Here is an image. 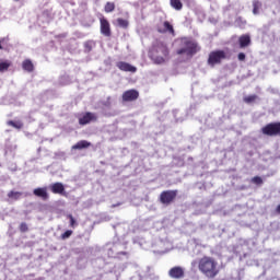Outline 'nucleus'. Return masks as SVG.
I'll use <instances>...</instances> for the list:
<instances>
[{"label": "nucleus", "mask_w": 280, "mask_h": 280, "mask_svg": "<svg viewBox=\"0 0 280 280\" xmlns=\"http://www.w3.org/2000/svg\"><path fill=\"white\" fill-rule=\"evenodd\" d=\"M237 59L240 60V62H244V60H246V54L240 52L237 55Z\"/></svg>", "instance_id": "nucleus-29"}, {"label": "nucleus", "mask_w": 280, "mask_h": 280, "mask_svg": "<svg viewBox=\"0 0 280 280\" xmlns=\"http://www.w3.org/2000/svg\"><path fill=\"white\" fill-rule=\"evenodd\" d=\"M151 60L154 65H165L170 60V47L165 42H155L151 50Z\"/></svg>", "instance_id": "nucleus-2"}, {"label": "nucleus", "mask_w": 280, "mask_h": 280, "mask_svg": "<svg viewBox=\"0 0 280 280\" xmlns=\"http://www.w3.org/2000/svg\"><path fill=\"white\" fill-rule=\"evenodd\" d=\"M91 121H97V114L88 112L81 118H79L80 126H86Z\"/></svg>", "instance_id": "nucleus-10"}, {"label": "nucleus", "mask_w": 280, "mask_h": 280, "mask_svg": "<svg viewBox=\"0 0 280 280\" xmlns=\"http://www.w3.org/2000/svg\"><path fill=\"white\" fill-rule=\"evenodd\" d=\"M158 32L160 34H171V36H176V31H174V26L168 21L163 22V28L159 27Z\"/></svg>", "instance_id": "nucleus-12"}, {"label": "nucleus", "mask_w": 280, "mask_h": 280, "mask_svg": "<svg viewBox=\"0 0 280 280\" xmlns=\"http://www.w3.org/2000/svg\"><path fill=\"white\" fill-rule=\"evenodd\" d=\"M259 8H261V2L258 0L253 1V14H259Z\"/></svg>", "instance_id": "nucleus-22"}, {"label": "nucleus", "mask_w": 280, "mask_h": 280, "mask_svg": "<svg viewBox=\"0 0 280 280\" xmlns=\"http://www.w3.org/2000/svg\"><path fill=\"white\" fill-rule=\"evenodd\" d=\"M71 235H73V231L71 230H67L65 233L61 234V240H69V237H71Z\"/></svg>", "instance_id": "nucleus-28"}, {"label": "nucleus", "mask_w": 280, "mask_h": 280, "mask_svg": "<svg viewBox=\"0 0 280 280\" xmlns=\"http://www.w3.org/2000/svg\"><path fill=\"white\" fill-rule=\"evenodd\" d=\"M222 60H226V52L224 50H213L209 54L208 65L214 67L221 65Z\"/></svg>", "instance_id": "nucleus-5"}, {"label": "nucleus", "mask_w": 280, "mask_h": 280, "mask_svg": "<svg viewBox=\"0 0 280 280\" xmlns=\"http://www.w3.org/2000/svg\"><path fill=\"white\" fill-rule=\"evenodd\" d=\"M116 67L120 70V71H125V72H129V73H137V67L126 62V61H118L116 63Z\"/></svg>", "instance_id": "nucleus-11"}, {"label": "nucleus", "mask_w": 280, "mask_h": 280, "mask_svg": "<svg viewBox=\"0 0 280 280\" xmlns=\"http://www.w3.org/2000/svg\"><path fill=\"white\" fill-rule=\"evenodd\" d=\"M86 148H91V142L86 140H80L74 145H72V150H86Z\"/></svg>", "instance_id": "nucleus-15"}, {"label": "nucleus", "mask_w": 280, "mask_h": 280, "mask_svg": "<svg viewBox=\"0 0 280 280\" xmlns=\"http://www.w3.org/2000/svg\"><path fill=\"white\" fill-rule=\"evenodd\" d=\"M50 190L54 194H59L60 196H65V185L62 183L57 182L50 185Z\"/></svg>", "instance_id": "nucleus-14"}, {"label": "nucleus", "mask_w": 280, "mask_h": 280, "mask_svg": "<svg viewBox=\"0 0 280 280\" xmlns=\"http://www.w3.org/2000/svg\"><path fill=\"white\" fill-rule=\"evenodd\" d=\"M22 69H23L24 71H27V73H32V71H34V63L32 62V60L25 59V60L22 62Z\"/></svg>", "instance_id": "nucleus-17"}, {"label": "nucleus", "mask_w": 280, "mask_h": 280, "mask_svg": "<svg viewBox=\"0 0 280 280\" xmlns=\"http://www.w3.org/2000/svg\"><path fill=\"white\" fill-rule=\"evenodd\" d=\"M8 126H12V128H15L16 130H21L23 128V122L22 121L9 120Z\"/></svg>", "instance_id": "nucleus-21"}, {"label": "nucleus", "mask_w": 280, "mask_h": 280, "mask_svg": "<svg viewBox=\"0 0 280 280\" xmlns=\"http://www.w3.org/2000/svg\"><path fill=\"white\" fill-rule=\"evenodd\" d=\"M168 277L171 279H185V268L175 266L168 270Z\"/></svg>", "instance_id": "nucleus-9"}, {"label": "nucleus", "mask_w": 280, "mask_h": 280, "mask_svg": "<svg viewBox=\"0 0 280 280\" xmlns=\"http://www.w3.org/2000/svg\"><path fill=\"white\" fill-rule=\"evenodd\" d=\"M68 219L70 220V226H71V229H75V226H78V222H77L75 219L73 218V214H68Z\"/></svg>", "instance_id": "nucleus-25"}, {"label": "nucleus", "mask_w": 280, "mask_h": 280, "mask_svg": "<svg viewBox=\"0 0 280 280\" xmlns=\"http://www.w3.org/2000/svg\"><path fill=\"white\" fill-rule=\"evenodd\" d=\"M22 197H23V192L21 191L10 190L8 192V198H10V200H21Z\"/></svg>", "instance_id": "nucleus-18"}, {"label": "nucleus", "mask_w": 280, "mask_h": 280, "mask_svg": "<svg viewBox=\"0 0 280 280\" xmlns=\"http://www.w3.org/2000/svg\"><path fill=\"white\" fill-rule=\"evenodd\" d=\"M256 100H257V95L255 94L244 97L245 104H253V102H255Z\"/></svg>", "instance_id": "nucleus-24"}, {"label": "nucleus", "mask_w": 280, "mask_h": 280, "mask_svg": "<svg viewBox=\"0 0 280 280\" xmlns=\"http://www.w3.org/2000/svg\"><path fill=\"white\" fill-rule=\"evenodd\" d=\"M176 196H178V190H164L160 194L159 200L161 205L170 207L176 200Z\"/></svg>", "instance_id": "nucleus-6"}, {"label": "nucleus", "mask_w": 280, "mask_h": 280, "mask_svg": "<svg viewBox=\"0 0 280 280\" xmlns=\"http://www.w3.org/2000/svg\"><path fill=\"white\" fill-rule=\"evenodd\" d=\"M276 213H278V215H280V203L276 208Z\"/></svg>", "instance_id": "nucleus-30"}, {"label": "nucleus", "mask_w": 280, "mask_h": 280, "mask_svg": "<svg viewBox=\"0 0 280 280\" xmlns=\"http://www.w3.org/2000/svg\"><path fill=\"white\" fill-rule=\"evenodd\" d=\"M240 47L241 49H244V47H248L250 45V35H242L238 38Z\"/></svg>", "instance_id": "nucleus-16"}, {"label": "nucleus", "mask_w": 280, "mask_h": 280, "mask_svg": "<svg viewBox=\"0 0 280 280\" xmlns=\"http://www.w3.org/2000/svg\"><path fill=\"white\" fill-rule=\"evenodd\" d=\"M116 22H117V26L121 27L122 30H128V26L130 25V22H128V20H125L122 18H118Z\"/></svg>", "instance_id": "nucleus-19"}, {"label": "nucleus", "mask_w": 280, "mask_h": 280, "mask_svg": "<svg viewBox=\"0 0 280 280\" xmlns=\"http://www.w3.org/2000/svg\"><path fill=\"white\" fill-rule=\"evenodd\" d=\"M10 61L0 62V72L3 73V71H8V69H10Z\"/></svg>", "instance_id": "nucleus-23"}, {"label": "nucleus", "mask_w": 280, "mask_h": 280, "mask_svg": "<svg viewBox=\"0 0 280 280\" xmlns=\"http://www.w3.org/2000/svg\"><path fill=\"white\" fill-rule=\"evenodd\" d=\"M100 30L103 36L110 38L113 36V31H110V22L104 16L100 18Z\"/></svg>", "instance_id": "nucleus-7"}, {"label": "nucleus", "mask_w": 280, "mask_h": 280, "mask_svg": "<svg viewBox=\"0 0 280 280\" xmlns=\"http://www.w3.org/2000/svg\"><path fill=\"white\" fill-rule=\"evenodd\" d=\"M21 233H27L30 231V228L27 226V223L22 222L19 226Z\"/></svg>", "instance_id": "nucleus-26"}, {"label": "nucleus", "mask_w": 280, "mask_h": 280, "mask_svg": "<svg viewBox=\"0 0 280 280\" xmlns=\"http://www.w3.org/2000/svg\"><path fill=\"white\" fill-rule=\"evenodd\" d=\"M34 196L37 198H42V200H49V194H47V187L44 188H35L33 190Z\"/></svg>", "instance_id": "nucleus-13"}, {"label": "nucleus", "mask_w": 280, "mask_h": 280, "mask_svg": "<svg viewBox=\"0 0 280 280\" xmlns=\"http://www.w3.org/2000/svg\"><path fill=\"white\" fill-rule=\"evenodd\" d=\"M252 183H254V185H264V179L259 176H255L252 178Z\"/></svg>", "instance_id": "nucleus-27"}, {"label": "nucleus", "mask_w": 280, "mask_h": 280, "mask_svg": "<svg viewBox=\"0 0 280 280\" xmlns=\"http://www.w3.org/2000/svg\"><path fill=\"white\" fill-rule=\"evenodd\" d=\"M179 47L176 50L177 56H187L188 58H194L196 56V52L200 50V47L198 46V43L194 42L189 37H182L178 39Z\"/></svg>", "instance_id": "nucleus-3"}, {"label": "nucleus", "mask_w": 280, "mask_h": 280, "mask_svg": "<svg viewBox=\"0 0 280 280\" xmlns=\"http://www.w3.org/2000/svg\"><path fill=\"white\" fill-rule=\"evenodd\" d=\"M236 21H242V18H237V20Z\"/></svg>", "instance_id": "nucleus-31"}, {"label": "nucleus", "mask_w": 280, "mask_h": 280, "mask_svg": "<svg viewBox=\"0 0 280 280\" xmlns=\"http://www.w3.org/2000/svg\"><path fill=\"white\" fill-rule=\"evenodd\" d=\"M197 268L207 279H215L220 275V262L212 256H203L198 259Z\"/></svg>", "instance_id": "nucleus-1"}, {"label": "nucleus", "mask_w": 280, "mask_h": 280, "mask_svg": "<svg viewBox=\"0 0 280 280\" xmlns=\"http://www.w3.org/2000/svg\"><path fill=\"white\" fill-rule=\"evenodd\" d=\"M104 11L106 14H110V12H115V2H106L104 7Z\"/></svg>", "instance_id": "nucleus-20"}, {"label": "nucleus", "mask_w": 280, "mask_h": 280, "mask_svg": "<svg viewBox=\"0 0 280 280\" xmlns=\"http://www.w3.org/2000/svg\"><path fill=\"white\" fill-rule=\"evenodd\" d=\"M122 102H137L139 100V91L131 89L122 93Z\"/></svg>", "instance_id": "nucleus-8"}, {"label": "nucleus", "mask_w": 280, "mask_h": 280, "mask_svg": "<svg viewBox=\"0 0 280 280\" xmlns=\"http://www.w3.org/2000/svg\"><path fill=\"white\" fill-rule=\"evenodd\" d=\"M260 132L265 137H280V121H273L265 125Z\"/></svg>", "instance_id": "nucleus-4"}]
</instances>
